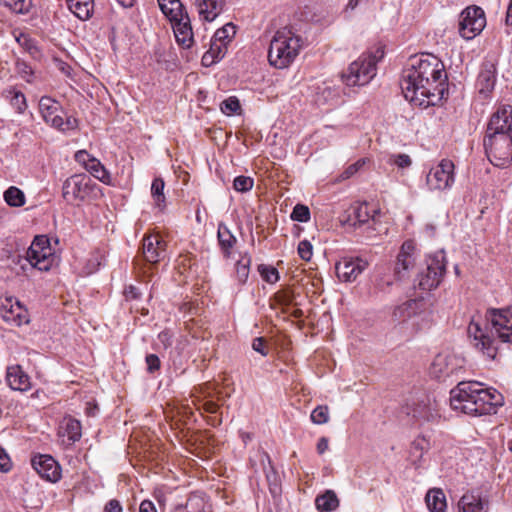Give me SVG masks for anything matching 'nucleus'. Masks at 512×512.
I'll list each match as a JSON object with an SVG mask.
<instances>
[{
	"label": "nucleus",
	"mask_w": 512,
	"mask_h": 512,
	"mask_svg": "<svg viewBox=\"0 0 512 512\" xmlns=\"http://www.w3.org/2000/svg\"><path fill=\"white\" fill-rule=\"evenodd\" d=\"M12 463L10 457L6 453L5 449L0 446V471L8 472L11 469Z\"/></svg>",
	"instance_id": "bf43d9fd"
},
{
	"label": "nucleus",
	"mask_w": 512,
	"mask_h": 512,
	"mask_svg": "<svg viewBox=\"0 0 512 512\" xmlns=\"http://www.w3.org/2000/svg\"><path fill=\"white\" fill-rule=\"evenodd\" d=\"M415 243L412 240L405 241L398 253L395 263V274L399 279L403 278L405 274L415 265Z\"/></svg>",
	"instance_id": "6ab92c4d"
},
{
	"label": "nucleus",
	"mask_w": 512,
	"mask_h": 512,
	"mask_svg": "<svg viewBox=\"0 0 512 512\" xmlns=\"http://www.w3.org/2000/svg\"><path fill=\"white\" fill-rule=\"evenodd\" d=\"M463 367V358L449 352H441L435 356L430 367V373L435 378L445 380L459 375Z\"/></svg>",
	"instance_id": "f8f14e48"
},
{
	"label": "nucleus",
	"mask_w": 512,
	"mask_h": 512,
	"mask_svg": "<svg viewBox=\"0 0 512 512\" xmlns=\"http://www.w3.org/2000/svg\"><path fill=\"white\" fill-rule=\"evenodd\" d=\"M450 403L454 410L479 417L495 414L497 407L502 405V395L480 382L461 381L451 390Z\"/></svg>",
	"instance_id": "7ed1b4c3"
},
{
	"label": "nucleus",
	"mask_w": 512,
	"mask_h": 512,
	"mask_svg": "<svg viewBox=\"0 0 512 512\" xmlns=\"http://www.w3.org/2000/svg\"><path fill=\"white\" fill-rule=\"evenodd\" d=\"M252 348L254 351L260 353L263 356L268 354V350L265 347V340L262 337L255 338L253 340Z\"/></svg>",
	"instance_id": "e2e57ef3"
},
{
	"label": "nucleus",
	"mask_w": 512,
	"mask_h": 512,
	"mask_svg": "<svg viewBox=\"0 0 512 512\" xmlns=\"http://www.w3.org/2000/svg\"><path fill=\"white\" fill-rule=\"evenodd\" d=\"M3 198L10 207H22L26 202L24 192L16 186H10L4 192Z\"/></svg>",
	"instance_id": "4c0bfd02"
},
{
	"label": "nucleus",
	"mask_w": 512,
	"mask_h": 512,
	"mask_svg": "<svg viewBox=\"0 0 512 512\" xmlns=\"http://www.w3.org/2000/svg\"><path fill=\"white\" fill-rule=\"evenodd\" d=\"M170 21L172 23L174 36L178 45L182 48H190L194 42L192 27L187 13L183 17Z\"/></svg>",
	"instance_id": "412c9836"
},
{
	"label": "nucleus",
	"mask_w": 512,
	"mask_h": 512,
	"mask_svg": "<svg viewBox=\"0 0 512 512\" xmlns=\"http://www.w3.org/2000/svg\"><path fill=\"white\" fill-rule=\"evenodd\" d=\"M39 112L45 123L57 128L63 125V116L65 112L61 104L48 96H43L39 100Z\"/></svg>",
	"instance_id": "a211bd4d"
},
{
	"label": "nucleus",
	"mask_w": 512,
	"mask_h": 512,
	"mask_svg": "<svg viewBox=\"0 0 512 512\" xmlns=\"http://www.w3.org/2000/svg\"><path fill=\"white\" fill-rule=\"evenodd\" d=\"M315 506L319 512H332L339 507V499L333 490H326L316 497Z\"/></svg>",
	"instance_id": "72a5a7b5"
},
{
	"label": "nucleus",
	"mask_w": 512,
	"mask_h": 512,
	"mask_svg": "<svg viewBox=\"0 0 512 512\" xmlns=\"http://www.w3.org/2000/svg\"><path fill=\"white\" fill-rule=\"evenodd\" d=\"M454 163L449 159H442L433 166L426 175V184L431 191H443L451 188L454 183Z\"/></svg>",
	"instance_id": "9b49d317"
},
{
	"label": "nucleus",
	"mask_w": 512,
	"mask_h": 512,
	"mask_svg": "<svg viewBox=\"0 0 512 512\" xmlns=\"http://www.w3.org/2000/svg\"><path fill=\"white\" fill-rule=\"evenodd\" d=\"M6 381L13 390L26 391L30 388V378L19 365L7 368Z\"/></svg>",
	"instance_id": "393cba45"
},
{
	"label": "nucleus",
	"mask_w": 512,
	"mask_h": 512,
	"mask_svg": "<svg viewBox=\"0 0 512 512\" xmlns=\"http://www.w3.org/2000/svg\"><path fill=\"white\" fill-rule=\"evenodd\" d=\"M489 501L479 493L467 492L458 502L459 512H488Z\"/></svg>",
	"instance_id": "b1692460"
},
{
	"label": "nucleus",
	"mask_w": 512,
	"mask_h": 512,
	"mask_svg": "<svg viewBox=\"0 0 512 512\" xmlns=\"http://www.w3.org/2000/svg\"><path fill=\"white\" fill-rule=\"evenodd\" d=\"M143 255L146 261L158 263L165 258V242L158 235H149L143 239Z\"/></svg>",
	"instance_id": "aec40b11"
},
{
	"label": "nucleus",
	"mask_w": 512,
	"mask_h": 512,
	"mask_svg": "<svg viewBox=\"0 0 512 512\" xmlns=\"http://www.w3.org/2000/svg\"><path fill=\"white\" fill-rule=\"evenodd\" d=\"M26 260L33 268L47 272L58 263V256L51 247L49 238L38 235L26 251Z\"/></svg>",
	"instance_id": "0eeeda50"
},
{
	"label": "nucleus",
	"mask_w": 512,
	"mask_h": 512,
	"mask_svg": "<svg viewBox=\"0 0 512 512\" xmlns=\"http://www.w3.org/2000/svg\"><path fill=\"white\" fill-rule=\"evenodd\" d=\"M234 34L235 26L232 23H228L215 32L212 43L219 42L225 44V41L229 40Z\"/></svg>",
	"instance_id": "a18cd8bd"
},
{
	"label": "nucleus",
	"mask_w": 512,
	"mask_h": 512,
	"mask_svg": "<svg viewBox=\"0 0 512 512\" xmlns=\"http://www.w3.org/2000/svg\"><path fill=\"white\" fill-rule=\"evenodd\" d=\"M251 265V257L248 253L241 255V258L236 263V277L239 283H246Z\"/></svg>",
	"instance_id": "58836bf2"
},
{
	"label": "nucleus",
	"mask_w": 512,
	"mask_h": 512,
	"mask_svg": "<svg viewBox=\"0 0 512 512\" xmlns=\"http://www.w3.org/2000/svg\"><path fill=\"white\" fill-rule=\"evenodd\" d=\"M428 401L429 400L427 398L417 402L412 399L411 404L406 403V405L403 407V411L407 415H411L414 418L430 420L433 418V413L428 404Z\"/></svg>",
	"instance_id": "c756f323"
},
{
	"label": "nucleus",
	"mask_w": 512,
	"mask_h": 512,
	"mask_svg": "<svg viewBox=\"0 0 512 512\" xmlns=\"http://www.w3.org/2000/svg\"><path fill=\"white\" fill-rule=\"evenodd\" d=\"M145 362L149 373H154L160 369L161 362L156 354H148L145 358Z\"/></svg>",
	"instance_id": "6e6d98bb"
},
{
	"label": "nucleus",
	"mask_w": 512,
	"mask_h": 512,
	"mask_svg": "<svg viewBox=\"0 0 512 512\" xmlns=\"http://www.w3.org/2000/svg\"><path fill=\"white\" fill-rule=\"evenodd\" d=\"M483 146L489 161L496 167L512 164V135L485 134Z\"/></svg>",
	"instance_id": "423d86ee"
},
{
	"label": "nucleus",
	"mask_w": 512,
	"mask_h": 512,
	"mask_svg": "<svg viewBox=\"0 0 512 512\" xmlns=\"http://www.w3.org/2000/svg\"><path fill=\"white\" fill-rule=\"evenodd\" d=\"M139 512H157V509L153 502L149 500H144L140 504Z\"/></svg>",
	"instance_id": "774afa93"
},
{
	"label": "nucleus",
	"mask_w": 512,
	"mask_h": 512,
	"mask_svg": "<svg viewBox=\"0 0 512 512\" xmlns=\"http://www.w3.org/2000/svg\"><path fill=\"white\" fill-rule=\"evenodd\" d=\"M32 467L43 479L56 483L61 479V466L50 455H37L31 460Z\"/></svg>",
	"instance_id": "2eb2a0df"
},
{
	"label": "nucleus",
	"mask_w": 512,
	"mask_h": 512,
	"mask_svg": "<svg viewBox=\"0 0 512 512\" xmlns=\"http://www.w3.org/2000/svg\"><path fill=\"white\" fill-rule=\"evenodd\" d=\"M485 25V13L478 6L467 7L460 14L459 33L466 40H471L479 35Z\"/></svg>",
	"instance_id": "9d476101"
},
{
	"label": "nucleus",
	"mask_w": 512,
	"mask_h": 512,
	"mask_svg": "<svg viewBox=\"0 0 512 512\" xmlns=\"http://www.w3.org/2000/svg\"><path fill=\"white\" fill-rule=\"evenodd\" d=\"M314 424L322 425L329 421V408L326 405H319L313 409L310 415Z\"/></svg>",
	"instance_id": "c03bdc74"
},
{
	"label": "nucleus",
	"mask_w": 512,
	"mask_h": 512,
	"mask_svg": "<svg viewBox=\"0 0 512 512\" xmlns=\"http://www.w3.org/2000/svg\"><path fill=\"white\" fill-rule=\"evenodd\" d=\"M430 449V442L425 437H417L411 444L409 459L411 463L419 468L423 462L424 454Z\"/></svg>",
	"instance_id": "2f4dec72"
},
{
	"label": "nucleus",
	"mask_w": 512,
	"mask_h": 512,
	"mask_svg": "<svg viewBox=\"0 0 512 512\" xmlns=\"http://www.w3.org/2000/svg\"><path fill=\"white\" fill-rule=\"evenodd\" d=\"M352 213L353 217H351L350 220L353 221L354 226L356 224L362 225L368 223L370 219H373L366 203L354 206Z\"/></svg>",
	"instance_id": "ea45409f"
},
{
	"label": "nucleus",
	"mask_w": 512,
	"mask_h": 512,
	"mask_svg": "<svg viewBox=\"0 0 512 512\" xmlns=\"http://www.w3.org/2000/svg\"><path fill=\"white\" fill-rule=\"evenodd\" d=\"M446 255L443 250L429 254L426 267L418 274V287L423 291L437 288L446 274Z\"/></svg>",
	"instance_id": "1a4fd4ad"
},
{
	"label": "nucleus",
	"mask_w": 512,
	"mask_h": 512,
	"mask_svg": "<svg viewBox=\"0 0 512 512\" xmlns=\"http://www.w3.org/2000/svg\"><path fill=\"white\" fill-rule=\"evenodd\" d=\"M0 317L7 324L15 327L30 322L28 310L13 297H5L0 301Z\"/></svg>",
	"instance_id": "ddd939ff"
},
{
	"label": "nucleus",
	"mask_w": 512,
	"mask_h": 512,
	"mask_svg": "<svg viewBox=\"0 0 512 512\" xmlns=\"http://www.w3.org/2000/svg\"><path fill=\"white\" fill-rule=\"evenodd\" d=\"M261 462H262V465H263V470L266 474V477L267 479L269 480L270 477H271V474L275 475V470H274V467L272 465V461H271V458L269 456V454L265 451H262L261 452Z\"/></svg>",
	"instance_id": "5fc2aeb1"
},
{
	"label": "nucleus",
	"mask_w": 512,
	"mask_h": 512,
	"mask_svg": "<svg viewBox=\"0 0 512 512\" xmlns=\"http://www.w3.org/2000/svg\"><path fill=\"white\" fill-rule=\"evenodd\" d=\"M303 47V39L292 28L283 27L275 32L268 49V61L277 69L288 68Z\"/></svg>",
	"instance_id": "20e7f679"
},
{
	"label": "nucleus",
	"mask_w": 512,
	"mask_h": 512,
	"mask_svg": "<svg viewBox=\"0 0 512 512\" xmlns=\"http://www.w3.org/2000/svg\"><path fill=\"white\" fill-rule=\"evenodd\" d=\"M174 491L157 489L154 492L155 498L157 499L160 506L164 507L168 502L173 499Z\"/></svg>",
	"instance_id": "864d4df0"
},
{
	"label": "nucleus",
	"mask_w": 512,
	"mask_h": 512,
	"mask_svg": "<svg viewBox=\"0 0 512 512\" xmlns=\"http://www.w3.org/2000/svg\"><path fill=\"white\" fill-rule=\"evenodd\" d=\"M430 512H445L447 508L446 497L442 489H430L425 497Z\"/></svg>",
	"instance_id": "473e14b6"
},
{
	"label": "nucleus",
	"mask_w": 512,
	"mask_h": 512,
	"mask_svg": "<svg viewBox=\"0 0 512 512\" xmlns=\"http://www.w3.org/2000/svg\"><path fill=\"white\" fill-rule=\"evenodd\" d=\"M78 126V121L76 118L72 116H68L65 119L63 118V125L61 127H57L56 129L60 131H69L74 130Z\"/></svg>",
	"instance_id": "680f3d73"
},
{
	"label": "nucleus",
	"mask_w": 512,
	"mask_h": 512,
	"mask_svg": "<svg viewBox=\"0 0 512 512\" xmlns=\"http://www.w3.org/2000/svg\"><path fill=\"white\" fill-rule=\"evenodd\" d=\"M217 240L223 257L229 259L237 243V238L232 234L227 225L222 222L218 224Z\"/></svg>",
	"instance_id": "bb28decb"
},
{
	"label": "nucleus",
	"mask_w": 512,
	"mask_h": 512,
	"mask_svg": "<svg viewBox=\"0 0 512 512\" xmlns=\"http://www.w3.org/2000/svg\"><path fill=\"white\" fill-rule=\"evenodd\" d=\"M298 254L304 261H309L313 255V246L308 240H302L298 244Z\"/></svg>",
	"instance_id": "8fccbe9b"
},
{
	"label": "nucleus",
	"mask_w": 512,
	"mask_h": 512,
	"mask_svg": "<svg viewBox=\"0 0 512 512\" xmlns=\"http://www.w3.org/2000/svg\"><path fill=\"white\" fill-rule=\"evenodd\" d=\"M199 15L211 22L223 11L225 0H195Z\"/></svg>",
	"instance_id": "a878e982"
},
{
	"label": "nucleus",
	"mask_w": 512,
	"mask_h": 512,
	"mask_svg": "<svg viewBox=\"0 0 512 512\" xmlns=\"http://www.w3.org/2000/svg\"><path fill=\"white\" fill-rule=\"evenodd\" d=\"M254 180L249 176H237L233 181V187L238 192L250 191L253 187Z\"/></svg>",
	"instance_id": "09e8293b"
},
{
	"label": "nucleus",
	"mask_w": 512,
	"mask_h": 512,
	"mask_svg": "<svg viewBox=\"0 0 512 512\" xmlns=\"http://www.w3.org/2000/svg\"><path fill=\"white\" fill-rule=\"evenodd\" d=\"M258 271L263 278L269 284H274L279 280L278 270L270 265L261 264L258 266Z\"/></svg>",
	"instance_id": "37998d69"
},
{
	"label": "nucleus",
	"mask_w": 512,
	"mask_h": 512,
	"mask_svg": "<svg viewBox=\"0 0 512 512\" xmlns=\"http://www.w3.org/2000/svg\"><path fill=\"white\" fill-rule=\"evenodd\" d=\"M162 13L170 20L183 17L187 13L180 0H157Z\"/></svg>",
	"instance_id": "f704fd0d"
},
{
	"label": "nucleus",
	"mask_w": 512,
	"mask_h": 512,
	"mask_svg": "<svg viewBox=\"0 0 512 512\" xmlns=\"http://www.w3.org/2000/svg\"><path fill=\"white\" fill-rule=\"evenodd\" d=\"M99 187L91 178L84 174H74L68 177L62 186V196L67 203L84 202L96 195Z\"/></svg>",
	"instance_id": "6e6552de"
},
{
	"label": "nucleus",
	"mask_w": 512,
	"mask_h": 512,
	"mask_svg": "<svg viewBox=\"0 0 512 512\" xmlns=\"http://www.w3.org/2000/svg\"><path fill=\"white\" fill-rule=\"evenodd\" d=\"M216 49V43H211L210 49L204 53L202 57V64L206 67L213 65L218 62L217 56H214Z\"/></svg>",
	"instance_id": "13d9d810"
},
{
	"label": "nucleus",
	"mask_w": 512,
	"mask_h": 512,
	"mask_svg": "<svg viewBox=\"0 0 512 512\" xmlns=\"http://www.w3.org/2000/svg\"><path fill=\"white\" fill-rule=\"evenodd\" d=\"M391 161L399 168H407L411 165L412 160L407 154H397L391 157Z\"/></svg>",
	"instance_id": "4d7b16f0"
},
{
	"label": "nucleus",
	"mask_w": 512,
	"mask_h": 512,
	"mask_svg": "<svg viewBox=\"0 0 512 512\" xmlns=\"http://www.w3.org/2000/svg\"><path fill=\"white\" fill-rule=\"evenodd\" d=\"M485 134L512 135V106L500 105L490 116Z\"/></svg>",
	"instance_id": "4468645a"
},
{
	"label": "nucleus",
	"mask_w": 512,
	"mask_h": 512,
	"mask_svg": "<svg viewBox=\"0 0 512 512\" xmlns=\"http://www.w3.org/2000/svg\"><path fill=\"white\" fill-rule=\"evenodd\" d=\"M316 449L318 454H324L329 449V439L327 437L319 438Z\"/></svg>",
	"instance_id": "338daca9"
},
{
	"label": "nucleus",
	"mask_w": 512,
	"mask_h": 512,
	"mask_svg": "<svg viewBox=\"0 0 512 512\" xmlns=\"http://www.w3.org/2000/svg\"><path fill=\"white\" fill-rule=\"evenodd\" d=\"M170 512H211V505L200 494H191L185 504H177Z\"/></svg>",
	"instance_id": "cd10ccee"
},
{
	"label": "nucleus",
	"mask_w": 512,
	"mask_h": 512,
	"mask_svg": "<svg viewBox=\"0 0 512 512\" xmlns=\"http://www.w3.org/2000/svg\"><path fill=\"white\" fill-rule=\"evenodd\" d=\"M104 512H123V508L118 500L111 499L106 503Z\"/></svg>",
	"instance_id": "0e129e2a"
},
{
	"label": "nucleus",
	"mask_w": 512,
	"mask_h": 512,
	"mask_svg": "<svg viewBox=\"0 0 512 512\" xmlns=\"http://www.w3.org/2000/svg\"><path fill=\"white\" fill-rule=\"evenodd\" d=\"M58 435L62 444L71 446L82 436V426L79 420L73 417H64L59 426Z\"/></svg>",
	"instance_id": "4be33fe9"
},
{
	"label": "nucleus",
	"mask_w": 512,
	"mask_h": 512,
	"mask_svg": "<svg viewBox=\"0 0 512 512\" xmlns=\"http://www.w3.org/2000/svg\"><path fill=\"white\" fill-rule=\"evenodd\" d=\"M416 305L414 300H409L397 306L392 314L393 320L398 323L406 322L416 314Z\"/></svg>",
	"instance_id": "c9c22d12"
},
{
	"label": "nucleus",
	"mask_w": 512,
	"mask_h": 512,
	"mask_svg": "<svg viewBox=\"0 0 512 512\" xmlns=\"http://www.w3.org/2000/svg\"><path fill=\"white\" fill-rule=\"evenodd\" d=\"M291 219L298 222H308L310 220V210L306 205L297 204L291 213Z\"/></svg>",
	"instance_id": "de8ad7c7"
},
{
	"label": "nucleus",
	"mask_w": 512,
	"mask_h": 512,
	"mask_svg": "<svg viewBox=\"0 0 512 512\" xmlns=\"http://www.w3.org/2000/svg\"><path fill=\"white\" fill-rule=\"evenodd\" d=\"M15 70L24 81H26L27 83L33 82L34 71L27 62L21 59H17L15 63Z\"/></svg>",
	"instance_id": "79ce46f5"
},
{
	"label": "nucleus",
	"mask_w": 512,
	"mask_h": 512,
	"mask_svg": "<svg viewBox=\"0 0 512 512\" xmlns=\"http://www.w3.org/2000/svg\"><path fill=\"white\" fill-rule=\"evenodd\" d=\"M164 187L165 183L162 178H155L151 185V196L154 199L155 206L161 211L166 206Z\"/></svg>",
	"instance_id": "e433bc0d"
},
{
	"label": "nucleus",
	"mask_w": 512,
	"mask_h": 512,
	"mask_svg": "<svg viewBox=\"0 0 512 512\" xmlns=\"http://www.w3.org/2000/svg\"><path fill=\"white\" fill-rule=\"evenodd\" d=\"M467 332L473 346L485 357L494 360L499 342L512 344V308L488 309L485 319H471Z\"/></svg>",
	"instance_id": "f03ea898"
},
{
	"label": "nucleus",
	"mask_w": 512,
	"mask_h": 512,
	"mask_svg": "<svg viewBox=\"0 0 512 512\" xmlns=\"http://www.w3.org/2000/svg\"><path fill=\"white\" fill-rule=\"evenodd\" d=\"M68 9L80 20H88L94 11V0H65Z\"/></svg>",
	"instance_id": "7c9ffc66"
},
{
	"label": "nucleus",
	"mask_w": 512,
	"mask_h": 512,
	"mask_svg": "<svg viewBox=\"0 0 512 512\" xmlns=\"http://www.w3.org/2000/svg\"><path fill=\"white\" fill-rule=\"evenodd\" d=\"M292 295L285 291H279L274 295V301L276 305L282 306V312H286L285 307H288L292 303Z\"/></svg>",
	"instance_id": "3c124183"
},
{
	"label": "nucleus",
	"mask_w": 512,
	"mask_h": 512,
	"mask_svg": "<svg viewBox=\"0 0 512 512\" xmlns=\"http://www.w3.org/2000/svg\"><path fill=\"white\" fill-rule=\"evenodd\" d=\"M400 85L409 102L420 107L434 106L448 90L445 66L431 54L412 56L403 69Z\"/></svg>",
	"instance_id": "f257e3e1"
},
{
	"label": "nucleus",
	"mask_w": 512,
	"mask_h": 512,
	"mask_svg": "<svg viewBox=\"0 0 512 512\" xmlns=\"http://www.w3.org/2000/svg\"><path fill=\"white\" fill-rule=\"evenodd\" d=\"M496 63L492 60H485L481 66L476 85L481 94H487L494 89L496 83Z\"/></svg>",
	"instance_id": "5701e85b"
},
{
	"label": "nucleus",
	"mask_w": 512,
	"mask_h": 512,
	"mask_svg": "<svg viewBox=\"0 0 512 512\" xmlns=\"http://www.w3.org/2000/svg\"><path fill=\"white\" fill-rule=\"evenodd\" d=\"M368 267V262L362 258H342L335 266L338 278L344 282L355 281Z\"/></svg>",
	"instance_id": "f3484780"
},
{
	"label": "nucleus",
	"mask_w": 512,
	"mask_h": 512,
	"mask_svg": "<svg viewBox=\"0 0 512 512\" xmlns=\"http://www.w3.org/2000/svg\"><path fill=\"white\" fill-rule=\"evenodd\" d=\"M220 108L224 114L230 116L238 113V111L241 109V105L237 97L231 96L221 103Z\"/></svg>",
	"instance_id": "49530a36"
},
{
	"label": "nucleus",
	"mask_w": 512,
	"mask_h": 512,
	"mask_svg": "<svg viewBox=\"0 0 512 512\" xmlns=\"http://www.w3.org/2000/svg\"><path fill=\"white\" fill-rule=\"evenodd\" d=\"M75 161L82 165L94 178L109 185L111 175L105 166L85 150H79L74 155Z\"/></svg>",
	"instance_id": "dca6fc26"
},
{
	"label": "nucleus",
	"mask_w": 512,
	"mask_h": 512,
	"mask_svg": "<svg viewBox=\"0 0 512 512\" xmlns=\"http://www.w3.org/2000/svg\"><path fill=\"white\" fill-rule=\"evenodd\" d=\"M1 96L9 102L17 114H24L28 108L26 96L15 86L5 88Z\"/></svg>",
	"instance_id": "c85d7f7f"
},
{
	"label": "nucleus",
	"mask_w": 512,
	"mask_h": 512,
	"mask_svg": "<svg viewBox=\"0 0 512 512\" xmlns=\"http://www.w3.org/2000/svg\"><path fill=\"white\" fill-rule=\"evenodd\" d=\"M124 294L127 300H135L140 297L141 293L137 287L129 285L128 287L125 288Z\"/></svg>",
	"instance_id": "69168bd1"
},
{
	"label": "nucleus",
	"mask_w": 512,
	"mask_h": 512,
	"mask_svg": "<svg viewBox=\"0 0 512 512\" xmlns=\"http://www.w3.org/2000/svg\"><path fill=\"white\" fill-rule=\"evenodd\" d=\"M0 3L18 14L27 13L31 8V0H0Z\"/></svg>",
	"instance_id": "a19ab883"
},
{
	"label": "nucleus",
	"mask_w": 512,
	"mask_h": 512,
	"mask_svg": "<svg viewBox=\"0 0 512 512\" xmlns=\"http://www.w3.org/2000/svg\"><path fill=\"white\" fill-rule=\"evenodd\" d=\"M381 47L361 54L342 73V81L349 87L365 86L376 76L377 63L383 58Z\"/></svg>",
	"instance_id": "39448f33"
},
{
	"label": "nucleus",
	"mask_w": 512,
	"mask_h": 512,
	"mask_svg": "<svg viewBox=\"0 0 512 512\" xmlns=\"http://www.w3.org/2000/svg\"><path fill=\"white\" fill-rule=\"evenodd\" d=\"M158 341L163 346L164 349L171 347L173 343L171 332L168 330L160 332L158 334Z\"/></svg>",
	"instance_id": "052dcab7"
},
{
	"label": "nucleus",
	"mask_w": 512,
	"mask_h": 512,
	"mask_svg": "<svg viewBox=\"0 0 512 512\" xmlns=\"http://www.w3.org/2000/svg\"><path fill=\"white\" fill-rule=\"evenodd\" d=\"M366 163L364 158L357 160L355 163L349 165L341 174L342 179H349L355 175Z\"/></svg>",
	"instance_id": "603ef678"
}]
</instances>
